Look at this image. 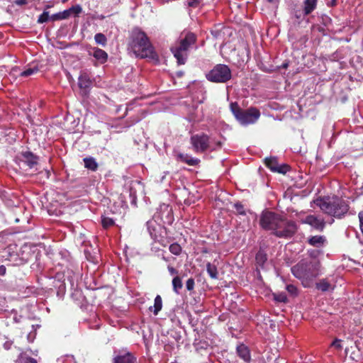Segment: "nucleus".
Instances as JSON below:
<instances>
[{
    "mask_svg": "<svg viewBox=\"0 0 363 363\" xmlns=\"http://www.w3.org/2000/svg\"><path fill=\"white\" fill-rule=\"evenodd\" d=\"M320 251H311L310 258L303 259L291 269L292 274L305 288L311 287L315 280L322 274V264L317 259Z\"/></svg>",
    "mask_w": 363,
    "mask_h": 363,
    "instance_id": "nucleus-1",
    "label": "nucleus"
},
{
    "mask_svg": "<svg viewBox=\"0 0 363 363\" xmlns=\"http://www.w3.org/2000/svg\"><path fill=\"white\" fill-rule=\"evenodd\" d=\"M128 49L138 57L147 58L155 63L160 62L159 56L149 38L138 27L133 28L130 33Z\"/></svg>",
    "mask_w": 363,
    "mask_h": 363,
    "instance_id": "nucleus-2",
    "label": "nucleus"
},
{
    "mask_svg": "<svg viewBox=\"0 0 363 363\" xmlns=\"http://www.w3.org/2000/svg\"><path fill=\"white\" fill-rule=\"evenodd\" d=\"M315 203L323 212L338 218L347 213L349 210L346 202L336 196L318 199Z\"/></svg>",
    "mask_w": 363,
    "mask_h": 363,
    "instance_id": "nucleus-3",
    "label": "nucleus"
},
{
    "mask_svg": "<svg viewBox=\"0 0 363 363\" xmlns=\"http://www.w3.org/2000/svg\"><path fill=\"white\" fill-rule=\"evenodd\" d=\"M196 35L192 32L184 31L181 33L178 43L171 48L179 65L185 64L188 57V50L196 43Z\"/></svg>",
    "mask_w": 363,
    "mask_h": 363,
    "instance_id": "nucleus-4",
    "label": "nucleus"
},
{
    "mask_svg": "<svg viewBox=\"0 0 363 363\" xmlns=\"http://www.w3.org/2000/svg\"><path fill=\"white\" fill-rule=\"evenodd\" d=\"M190 143L193 150L196 153H203L206 150H216L221 147L222 143L220 141L211 139L205 133L196 134L190 138Z\"/></svg>",
    "mask_w": 363,
    "mask_h": 363,
    "instance_id": "nucleus-5",
    "label": "nucleus"
},
{
    "mask_svg": "<svg viewBox=\"0 0 363 363\" xmlns=\"http://www.w3.org/2000/svg\"><path fill=\"white\" fill-rule=\"evenodd\" d=\"M230 108L235 118L242 125L255 123L260 116V111L255 107L242 109L238 103L234 102L230 104Z\"/></svg>",
    "mask_w": 363,
    "mask_h": 363,
    "instance_id": "nucleus-6",
    "label": "nucleus"
},
{
    "mask_svg": "<svg viewBox=\"0 0 363 363\" xmlns=\"http://www.w3.org/2000/svg\"><path fill=\"white\" fill-rule=\"evenodd\" d=\"M147 231L155 242L160 243L162 247H167L169 243L166 228L157 220V217H152L146 223Z\"/></svg>",
    "mask_w": 363,
    "mask_h": 363,
    "instance_id": "nucleus-7",
    "label": "nucleus"
},
{
    "mask_svg": "<svg viewBox=\"0 0 363 363\" xmlns=\"http://www.w3.org/2000/svg\"><path fill=\"white\" fill-rule=\"evenodd\" d=\"M206 77L211 82L225 83L232 77L231 70L228 65L218 64L206 74Z\"/></svg>",
    "mask_w": 363,
    "mask_h": 363,
    "instance_id": "nucleus-8",
    "label": "nucleus"
},
{
    "mask_svg": "<svg viewBox=\"0 0 363 363\" xmlns=\"http://www.w3.org/2000/svg\"><path fill=\"white\" fill-rule=\"evenodd\" d=\"M282 220L281 216L274 212L264 211L260 216L259 224L262 228L272 230L275 234Z\"/></svg>",
    "mask_w": 363,
    "mask_h": 363,
    "instance_id": "nucleus-9",
    "label": "nucleus"
},
{
    "mask_svg": "<svg viewBox=\"0 0 363 363\" xmlns=\"http://www.w3.org/2000/svg\"><path fill=\"white\" fill-rule=\"evenodd\" d=\"M297 230L295 222L283 218L274 235L280 238H291Z\"/></svg>",
    "mask_w": 363,
    "mask_h": 363,
    "instance_id": "nucleus-10",
    "label": "nucleus"
},
{
    "mask_svg": "<svg viewBox=\"0 0 363 363\" xmlns=\"http://www.w3.org/2000/svg\"><path fill=\"white\" fill-rule=\"evenodd\" d=\"M152 217H157V220L163 225H171L174 220L172 207L165 204L160 206L159 211Z\"/></svg>",
    "mask_w": 363,
    "mask_h": 363,
    "instance_id": "nucleus-11",
    "label": "nucleus"
},
{
    "mask_svg": "<svg viewBox=\"0 0 363 363\" xmlns=\"http://www.w3.org/2000/svg\"><path fill=\"white\" fill-rule=\"evenodd\" d=\"M113 363H138L137 357L126 350L114 351Z\"/></svg>",
    "mask_w": 363,
    "mask_h": 363,
    "instance_id": "nucleus-12",
    "label": "nucleus"
},
{
    "mask_svg": "<svg viewBox=\"0 0 363 363\" xmlns=\"http://www.w3.org/2000/svg\"><path fill=\"white\" fill-rule=\"evenodd\" d=\"M265 165L272 172L286 174L289 170V166L285 164H279L277 158L271 157L264 160Z\"/></svg>",
    "mask_w": 363,
    "mask_h": 363,
    "instance_id": "nucleus-13",
    "label": "nucleus"
},
{
    "mask_svg": "<svg viewBox=\"0 0 363 363\" xmlns=\"http://www.w3.org/2000/svg\"><path fill=\"white\" fill-rule=\"evenodd\" d=\"M6 255H3L6 260H8L11 265L19 266L26 263V260L23 257L24 251H5Z\"/></svg>",
    "mask_w": 363,
    "mask_h": 363,
    "instance_id": "nucleus-14",
    "label": "nucleus"
},
{
    "mask_svg": "<svg viewBox=\"0 0 363 363\" xmlns=\"http://www.w3.org/2000/svg\"><path fill=\"white\" fill-rule=\"evenodd\" d=\"M345 353L346 355H349V357L352 360L356 362L363 363V351L359 348L355 343L346 347Z\"/></svg>",
    "mask_w": 363,
    "mask_h": 363,
    "instance_id": "nucleus-15",
    "label": "nucleus"
},
{
    "mask_svg": "<svg viewBox=\"0 0 363 363\" xmlns=\"http://www.w3.org/2000/svg\"><path fill=\"white\" fill-rule=\"evenodd\" d=\"M174 156L177 162L187 164L189 166H197L200 163V160L191 157L186 153H182L179 151H174Z\"/></svg>",
    "mask_w": 363,
    "mask_h": 363,
    "instance_id": "nucleus-16",
    "label": "nucleus"
},
{
    "mask_svg": "<svg viewBox=\"0 0 363 363\" xmlns=\"http://www.w3.org/2000/svg\"><path fill=\"white\" fill-rule=\"evenodd\" d=\"M317 0H305L303 1V10L297 11L295 13V16L298 19L302 18L306 16L309 15L316 8Z\"/></svg>",
    "mask_w": 363,
    "mask_h": 363,
    "instance_id": "nucleus-17",
    "label": "nucleus"
},
{
    "mask_svg": "<svg viewBox=\"0 0 363 363\" xmlns=\"http://www.w3.org/2000/svg\"><path fill=\"white\" fill-rule=\"evenodd\" d=\"M20 161L30 169H32L38 164V157L31 152L26 151L21 153Z\"/></svg>",
    "mask_w": 363,
    "mask_h": 363,
    "instance_id": "nucleus-18",
    "label": "nucleus"
},
{
    "mask_svg": "<svg viewBox=\"0 0 363 363\" xmlns=\"http://www.w3.org/2000/svg\"><path fill=\"white\" fill-rule=\"evenodd\" d=\"M303 223L308 224L316 230L320 231H322L325 226L324 220L314 215L307 216L303 220Z\"/></svg>",
    "mask_w": 363,
    "mask_h": 363,
    "instance_id": "nucleus-19",
    "label": "nucleus"
},
{
    "mask_svg": "<svg viewBox=\"0 0 363 363\" xmlns=\"http://www.w3.org/2000/svg\"><path fill=\"white\" fill-rule=\"evenodd\" d=\"M236 354L238 357L243 361L244 363H250L251 352L250 348L245 344H239L236 347Z\"/></svg>",
    "mask_w": 363,
    "mask_h": 363,
    "instance_id": "nucleus-20",
    "label": "nucleus"
},
{
    "mask_svg": "<svg viewBox=\"0 0 363 363\" xmlns=\"http://www.w3.org/2000/svg\"><path fill=\"white\" fill-rule=\"evenodd\" d=\"M89 54L92 55L100 64H104L108 60V54L106 51L97 47L91 48Z\"/></svg>",
    "mask_w": 363,
    "mask_h": 363,
    "instance_id": "nucleus-21",
    "label": "nucleus"
},
{
    "mask_svg": "<svg viewBox=\"0 0 363 363\" xmlns=\"http://www.w3.org/2000/svg\"><path fill=\"white\" fill-rule=\"evenodd\" d=\"M308 242L311 246L320 248L325 246L327 240L323 235H315L309 238Z\"/></svg>",
    "mask_w": 363,
    "mask_h": 363,
    "instance_id": "nucleus-22",
    "label": "nucleus"
},
{
    "mask_svg": "<svg viewBox=\"0 0 363 363\" xmlns=\"http://www.w3.org/2000/svg\"><path fill=\"white\" fill-rule=\"evenodd\" d=\"M315 288L322 292H326L334 289L328 277L321 279L315 283Z\"/></svg>",
    "mask_w": 363,
    "mask_h": 363,
    "instance_id": "nucleus-23",
    "label": "nucleus"
},
{
    "mask_svg": "<svg viewBox=\"0 0 363 363\" xmlns=\"http://www.w3.org/2000/svg\"><path fill=\"white\" fill-rule=\"evenodd\" d=\"M84 255L87 260L95 264L101 259L100 251H84Z\"/></svg>",
    "mask_w": 363,
    "mask_h": 363,
    "instance_id": "nucleus-24",
    "label": "nucleus"
},
{
    "mask_svg": "<svg viewBox=\"0 0 363 363\" xmlns=\"http://www.w3.org/2000/svg\"><path fill=\"white\" fill-rule=\"evenodd\" d=\"M267 260V255L265 253V251H257L255 256V261L257 264V269L258 267L263 268L264 264Z\"/></svg>",
    "mask_w": 363,
    "mask_h": 363,
    "instance_id": "nucleus-25",
    "label": "nucleus"
},
{
    "mask_svg": "<svg viewBox=\"0 0 363 363\" xmlns=\"http://www.w3.org/2000/svg\"><path fill=\"white\" fill-rule=\"evenodd\" d=\"M91 84V82L85 73L82 74L78 79V85L80 89H87Z\"/></svg>",
    "mask_w": 363,
    "mask_h": 363,
    "instance_id": "nucleus-26",
    "label": "nucleus"
},
{
    "mask_svg": "<svg viewBox=\"0 0 363 363\" xmlns=\"http://www.w3.org/2000/svg\"><path fill=\"white\" fill-rule=\"evenodd\" d=\"M84 167L93 172L96 171L98 169V164L96 162L95 159L93 157H86L84 159Z\"/></svg>",
    "mask_w": 363,
    "mask_h": 363,
    "instance_id": "nucleus-27",
    "label": "nucleus"
},
{
    "mask_svg": "<svg viewBox=\"0 0 363 363\" xmlns=\"http://www.w3.org/2000/svg\"><path fill=\"white\" fill-rule=\"evenodd\" d=\"M162 308V299L160 295H157L154 301L153 313L157 315Z\"/></svg>",
    "mask_w": 363,
    "mask_h": 363,
    "instance_id": "nucleus-28",
    "label": "nucleus"
},
{
    "mask_svg": "<svg viewBox=\"0 0 363 363\" xmlns=\"http://www.w3.org/2000/svg\"><path fill=\"white\" fill-rule=\"evenodd\" d=\"M206 270L211 279H218V270L216 265L211 264V263L208 262L206 264Z\"/></svg>",
    "mask_w": 363,
    "mask_h": 363,
    "instance_id": "nucleus-29",
    "label": "nucleus"
},
{
    "mask_svg": "<svg viewBox=\"0 0 363 363\" xmlns=\"http://www.w3.org/2000/svg\"><path fill=\"white\" fill-rule=\"evenodd\" d=\"M172 286H173V291L176 294H179V290L182 289V286H183L182 279L179 277L177 276L173 279Z\"/></svg>",
    "mask_w": 363,
    "mask_h": 363,
    "instance_id": "nucleus-30",
    "label": "nucleus"
},
{
    "mask_svg": "<svg viewBox=\"0 0 363 363\" xmlns=\"http://www.w3.org/2000/svg\"><path fill=\"white\" fill-rule=\"evenodd\" d=\"M94 40L97 45L105 47L107 44V38L101 33H98L94 35Z\"/></svg>",
    "mask_w": 363,
    "mask_h": 363,
    "instance_id": "nucleus-31",
    "label": "nucleus"
},
{
    "mask_svg": "<svg viewBox=\"0 0 363 363\" xmlns=\"http://www.w3.org/2000/svg\"><path fill=\"white\" fill-rule=\"evenodd\" d=\"M16 363H38L37 360L24 354H21L16 361Z\"/></svg>",
    "mask_w": 363,
    "mask_h": 363,
    "instance_id": "nucleus-32",
    "label": "nucleus"
},
{
    "mask_svg": "<svg viewBox=\"0 0 363 363\" xmlns=\"http://www.w3.org/2000/svg\"><path fill=\"white\" fill-rule=\"evenodd\" d=\"M69 12L67 10H65L62 12L55 13L50 16L52 21H60L69 18Z\"/></svg>",
    "mask_w": 363,
    "mask_h": 363,
    "instance_id": "nucleus-33",
    "label": "nucleus"
},
{
    "mask_svg": "<svg viewBox=\"0 0 363 363\" xmlns=\"http://www.w3.org/2000/svg\"><path fill=\"white\" fill-rule=\"evenodd\" d=\"M101 225L104 229H108L115 225V221L113 218L106 217L105 216H101Z\"/></svg>",
    "mask_w": 363,
    "mask_h": 363,
    "instance_id": "nucleus-34",
    "label": "nucleus"
},
{
    "mask_svg": "<svg viewBox=\"0 0 363 363\" xmlns=\"http://www.w3.org/2000/svg\"><path fill=\"white\" fill-rule=\"evenodd\" d=\"M38 72V69L36 67H32V68H28L26 69L24 71H23L21 73V77H27L28 76H30L33 74H35Z\"/></svg>",
    "mask_w": 363,
    "mask_h": 363,
    "instance_id": "nucleus-35",
    "label": "nucleus"
},
{
    "mask_svg": "<svg viewBox=\"0 0 363 363\" xmlns=\"http://www.w3.org/2000/svg\"><path fill=\"white\" fill-rule=\"evenodd\" d=\"M274 299L281 303H286L288 301L286 294L283 292L274 294Z\"/></svg>",
    "mask_w": 363,
    "mask_h": 363,
    "instance_id": "nucleus-36",
    "label": "nucleus"
},
{
    "mask_svg": "<svg viewBox=\"0 0 363 363\" xmlns=\"http://www.w3.org/2000/svg\"><path fill=\"white\" fill-rule=\"evenodd\" d=\"M67 10L68 11L69 16H70L71 13H74L75 15L79 14L82 12V9L79 5H76Z\"/></svg>",
    "mask_w": 363,
    "mask_h": 363,
    "instance_id": "nucleus-37",
    "label": "nucleus"
},
{
    "mask_svg": "<svg viewBox=\"0 0 363 363\" xmlns=\"http://www.w3.org/2000/svg\"><path fill=\"white\" fill-rule=\"evenodd\" d=\"M50 17L49 16V12L48 11H43L42 14L40 15L38 19V23H43L47 22Z\"/></svg>",
    "mask_w": 363,
    "mask_h": 363,
    "instance_id": "nucleus-38",
    "label": "nucleus"
},
{
    "mask_svg": "<svg viewBox=\"0 0 363 363\" xmlns=\"http://www.w3.org/2000/svg\"><path fill=\"white\" fill-rule=\"evenodd\" d=\"M286 289L287 291L292 296H296L298 294V289L293 284H288Z\"/></svg>",
    "mask_w": 363,
    "mask_h": 363,
    "instance_id": "nucleus-39",
    "label": "nucleus"
},
{
    "mask_svg": "<svg viewBox=\"0 0 363 363\" xmlns=\"http://www.w3.org/2000/svg\"><path fill=\"white\" fill-rule=\"evenodd\" d=\"M195 286V281L193 278H189L186 282V289L189 291H191L194 290Z\"/></svg>",
    "mask_w": 363,
    "mask_h": 363,
    "instance_id": "nucleus-40",
    "label": "nucleus"
},
{
    "mask_svg": "<svg viewBox=\"0 0 363 363\" xmlns=\"http://www.w3.org/2000/svg\"><path fill=\"white\" fill-rule=\"evenodd\" d=\"M234 207H235L236 211L238 212V213H239L240 215H245V211L244 207H243V206L240 203H235Z\"/></svg>",
    "mask_w": 363,
    "mask_h": 363,
    "instance_id": "nucleus-41",
    "label": "nucleus"
},
{
    "mask_svg": "<svg viewBox=\"0 0 363 363\" xmlns=\"http://www.w3.org/2000/svg\"><path fill=\"white\" fill-rule=\"evenodd\" d=\"M201 1L202 0H187V4L189 7L196 8Z\"/></svg>",
    "mask_w": 363,
    "mask_h": 363,
    "instance_id": "nucleus-42",
    "label": "nucleus"
},
{
    "mask_svg": "<svg viewBox=\"0 0 363 363\" xmlns=\"http://www.w3.org/2000/svg\"><path fill=\"white\" fill-rule=\"evenodd\" d=\"M341 340L338 339H335L332 343L331 346L336 348L337 350H340L342 348Z\"/></svg>",
    "mask_w": 363,
    "mask_h": 363,
    "instance_id": "nucleus-43",
    "label": "nucleus"
},
{
    "mask_svg": "<svg viewBox=\"0 0 363 363\" xmlns=\"http://www.w3.org/2000/svg\"><path fill=\"white\" fill-rule=\"evenodd\" d=\"M183 247H184V246H182L180 244L173 243L170 245L169 250H182Z\"/></svg>",
    "mask_w": 363,
    "mask_h": 363,
    "instance_id": "nucleus-44",
    "label": "nucleus"
},
{
    "mask_svg": "<svg viewBox=\"0 0 363 363\" xmlns=\"http://www.w3.org/2000/svg\"><path fill=\"white\" fill-rule=\"evenodd\" d=\"M358 217H359V220L360 230L363 234V211H361L359 213Z\"/></svg>",
    "mask_w": 363,
    "mask_h": 363,
    "instance_id": "nucleus-45",
    "label": "nucleus"
},
{
    "mask_svg": "<svg viewBox=\"0 0 363 363\" xmlns=\"http://www.w3.org/2000/svg\"><path fill=\"white\" fill-rule=\"evenodd\" d=\"M13 3L18 6H23L28 3V0H13Z\"/></svg>",
    "mask_w": 363,
    "mask_h": 363,
    "instance_id": "nucleus-46",
    "label": "nucleus"
},
{
    "mask_svg": "<svg viewBox=\"0 0 363 363\" xmlns=\"http://www.w3.org/2000/svg\"><path fill=\"white\" fill-rule=\"evenodd\" d=\"M6 272V269L4 265L0 266V275L4 276L5 275Z\"/></svg>",
    "mask_w": 363,
    "mask_h": 363,
    "instance_id": "nucleus-47",
    "label": "nucleus"
},
{
    "mask_svg": "<svg viewBox=\"0 0 363 363\" xmlns=\"http://www.w3.org/2000/svg\"><path fill=\"white\" fill-rule=\"evenodd\" d=\"M168 269L172 274H177V271L172 267H169Z\"/></svg>",
    "mask_w": 363,
    "mask_h": 363,
    "instance_id": "nucleus-48",
    "label": "nucleus"
},
{
    "mask_svg": "<svg viewBox=\"0 0 363 363\" xmlns=\"http://www.w3.org/2000/svg\"><path fill=\"white\" fill-rule=\"evenodd\" d=\"M4 235H5L4 232L0 233V242L3 240Z\"/></svg>",
    "mask_w": 363,
    "mask_h": 363,
    "instance_id": "nucleus-49",
    "label": "nucleus"
},
{
    "mask_svg": "<svg viewBox=\"0 0 363 363\" xmlns=\"http://www.w3.org/2000/svg\"><path fill=\"white\" fill-rule=\"evenodd\" d=\"M175 255H179L181 251H171Z\"/></svg>",
    "mask_w": 363,
    "mask_h": 363,
    "instance_id": "nucleus-50",
    "label": "nucleus"
},
{
    "mask_svg": "<svg viewBox=\"0 0 363 363\" xmlns=\"http://www.w3.org/2000/svg\"><path fill=\"white\" fill-rule=\"evenodd\" d=\"M336 4V0H333V4H328L330 6H334Z\"/></svg>",
    "mask_w": 363,
    "mask_h": 363,
    "instance_id": "nucleus-51",
    "label": "nucleus"
},
{
    "mask_svg": "<svg viewBox=\"0 0 363 363\" xmlns=\"http://www.w3.org/2000/svg\"><path fill=\"white\" fill-rule=\"evenodd\" d=\"M328 4H333V0H330V1H328V2L327 3V4L328 5Z\"/></svg>",
    "mask_w": 363,
    "mask_h": 363,
    "instance_id": "nucleus-52",
    "label": "nucleus"
},
{
    "mask_svg": "<svg viewBox=\"0 0 363 363\" xmlns=\"http://www.w3.org/2000/svg\"><path fill=\"white\" fill-rule=\"evenodd\" d=\"M68 0H62V3L67 2Z\"/></svg>",
    "mask_w": 363,
    "mask_h": 363,
    "instance_id": "nucleus-53",
    "label": "nucleus"
},
{
    "mask_svg": "<svg viewBox=\"0 0 363 363\" xmlns=\"http://www.w3.org/2000/svg\"><path fill=\"white\" fill-rule=\"evenodd\" d=\"M269 2H273L274 0H267Z\"/></svg>",
    "mask_w": 363,
    "mask_h": 363,
    "instance_id": "nucleus-54",
    "label": "nucleus"
},
{
    "mask_svg": "<svg viewBox=\"0 0 363 363\" xmlns=\"http://www.w3.org/2000/svg\"><path fill=\"white\" fill-rule=\"evenodd\" d=\"M152 306H150L149 310H150V311H152Z\"/></svg>",
    "mask_w": 363,
    "mask_h": 363,
    "instance_id": "nucleus-55",
    "label": "nucleus"
}]
</instances>
